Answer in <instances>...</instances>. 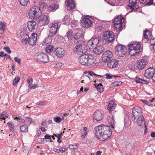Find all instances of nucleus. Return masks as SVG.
<instances>
[{
	"instance_id": "obj_1",
	"label": "nucleus",
	"mask_w": 155,
	"mask_h": 155,
	"mask_svg": "<svg viewBox=\"0 0 155 155\" xmlns=\"http://www.w3.org/2000/svg\"><path fill=\"white\" fill-rule=\"evenodd\" d=\"M94 132L97 139L101 141L107 140L110 137L112 134V131L110 127L103 125L96 127Z\"/></svg>"
},
{
	"instance_id": "obj_2",
	"label": "nucleus",
	"mask_w": 155,
	"mask_h": 155,
	"mask_svg": "<svg viewBox=\"0 0 155 155\" xmlns=\"http://www.w3.org/2000/svg\"><path fill=\"white\" fill-rule=\"evenodd\" d=\"M78 61L82 65L89 66L94 63V57L93 55L90 54H85L79 57Z\"/></svg>"
},
{
	"instance_id": "obj_3",
	"label": "nucleus",
	"mask_w": 155,
	"mask_h": 155,
	"mask_svg": "<svg viewBox=\"0 0 155 155\" xmlns=\"http://www.w3.org/2000/svg\"><path fill=\"white\" fill-rule=\"evenodd\" d=\"M140 42H132L129 45V53L130 56H136L139 53L140 49Z\"/></svg>"
},
{
	"instance_id": "obj_4",
	"label": "nucleus",
	"mask_w": 155,
	"mask_h": 155,
	"mask_svg": "<svg viewBox=\"0 0 155 155\" xmlns=\"http://www.w3.org/2000/svg\"><path fill=\"white\" fill-rule=\"evenodd\" d=\"M41 11L40 8L39 7L35 6L30 9L28 15L30 18L36 19L41 16Z\"/></svg>"
},
{
	"instance_id": "obj_5",
	"label": "nucleus",
	"mask_w": 155,
	"mask_h": 155,
	"mask_svg": "<svg viewBox=\"0 0 155 155\" xmlns=\"http://www.w3.org/2000/svg\"><path fill=\"white\" fill-rule=\"evenodd\" d=\"M124 21L123 17L118 15L114 20L113 27L117 31H120L122 28V24Z\"/></svg>"
},
{
	"instance_id": "obj_6",
	"label": "nucleus",
	"mask_w": 155,
	"mask_h": 155,
	"mask_svg": "<svg viewBox=\"0 0 155 155\" xmlns=\"http://www.w3.org/2000/svg\"><path fill=\"white\" fill-rule=\"evenodd\" d=\"M115 52L118 56L123 57L127 54V50L125 45L118 44L116 46Z\"/></svg>"
},
{
	"instance_id": "obj_7",
	"label": "nucleus",
	"mask_w": 155,
	"mask_h": 155,
	"mask_svg": "<svg viewBox=\"0 0 155 155\" xmlns=\"http://www.w3.org/2000/svg\"><path fill=\"white\" fill-rule=\"evenodd\" d=\"M100 37L98 36H94L88 42L87 45L90 49H92L98 45Z\"/></svg>"
},
{
	"instance_id": "obj_8",
	"label": "nucleus",
	"mask_w": 155,
	"mask_h": 155,
	"mask_svg": "<svg viewBox=\"0 0 155 155\" xmlns=\"http://www.w3.org/2000/svg\"><path fill=\"white\" fill-rule=\"evenodd\" d=\"M74 33L75 34L74 38V42L77 44L78 42L82 41L84 36L83 33L81 29H77L74 30Z\"/></svg>"
},
{
	"instance_id": "obj_9",
	"label": "nucleus",
	"mask_w": 155,
	"mask_h": 155,
	"mask_svg": "<svg viewBox=\"0 0 155 155\" xmlns=\"http://www.w3.org/2000/svg\"><path fill=\"white\" fill-rule=\"evenodd\" d=\"M35 59L43 63L48 62L49 61L48 56L43 52H38L35 57Z\"/></svg>"
},
{
	"instance_id": "obj_10",
	"label": "nucleus",
	"mask_w": 155,
	"mask_h": 155,
	"mask_svg": "<svg viewBox=\"0 0 155 155\" xmlns=\"http://www.w3.org/2000/svg\"><path fill=\"white\" fill-rule=\"evenodd\" d=\"M48 30L49 34L51 35H55L60 28L58 24L56 23H51L48 25Z\"/></svg>"
},
{
	"instance_id": "obj_11",
	"label": "nucleus",
	"mask_w": 155,
	"mask_h": 155,
	"mask_svg": "<svg viewBox=\"0 0 155 155\" xmlns=\"http://www.w3.org/2000/svg\"><path fill=\"white\" fill-rule=\"evenodd\" d=\"M104 112L101 110H98L95 111L94 113L93 121L95 120L99 121L103 119L104 117Z\"/></svg>"
},
{
	"instance_id": "obj_12",
	"label": "nucleus",
	"mask_w": 155,
	"mask_h": 155,
	"mask_svg": "<svg viewBox=\"0 0 155 155\" xmlns=\"http://www.w3.org/2000/svg\"><path fill=\"white\" fill-rule=\"evenodd\" d=\"M104 38L106 42L108 43L111 42L114 39V34L111 31H106L104 34Z\"/></svg>"
},
{
	"instance_id": "obj_13",
	"label": "nucleus",
	"mask_w": 155,
	"mask_h": 155,
	"mask_svg": "<svg viewBox=\"0 0 155 155\" xmlns=\"http://www.w3.org/2000/svg\"><path fill=\"white\" fill-rule=\"evenodd\" d=\"M135 117L132 116V120L139 126H141L144 124V118L143 115L138 116L137 117Z\"/></svg>"
},
{
	"instance_id": "obj_14",
	"label": "nucleus",
	"mask_w": 155,
	"mask_h": 155,
	"mask_svg": "<svg viewBox=\"0 0 155 155\" xmlns=\"http://www.w3.org/2000/svg\"><path fill=\"white\" fill-rule=\"evenodd\" d=\"M113 54L109 50L106 51L102 55V60L104 62H107L112 58Z\"/></svg>"
},
{
	"instance_id": "obj_15",
	"label": "nucleus",
	"mask_w": 155,
	"mask_h": 155,
	"mask_svg": "<svg viewBox=\"0 0 155 155\" xmlns=\"http://www.w3.org/2000/svg\"><path fill=\"white\" fill-rule=\"evenodd\" d=\"M48 16L47 15H44L41 16L38 22V24L40 26H44L47 25L49 22Z\"/></svg>"
},
{
	"instance_id": "obj_16",
	"label": "nucleus",
	"mask_w": 155,
	"mask_h": 155,
	"mask_svg": "<svg viewBox=\"0 0 155 155\" xmlns=\"http://www.w3.org/2000/svg\"><path fill=\"white\" fill-rule=\"evenodd\" d=\"M92 24L91 21L88 18H84L81 21V25L82 27L87 28L91 26Z\"/></svg>"
},
{
	"instance_id": "obj_17",
	"label": "nucleus",
	"mask_w": 155,
	"mask_h": 155,
	"mask_svg": "<svg viewBox=\"0 0 155 155\" xmlns=\"http://www.w3.org/2000/svg\"><path fill=\"white\" fill-rule=\"evenodd\" d=\"M75 49L77 51L83 54L86 53L87 50V46L83 43L76 45L75 46Z\"/></svg>"
},
{
	"instance_id": "obj_18",
	"label": "nucleus",
	"mask_w": 155,
	"mask_h": 155,
	"mask_svg": "<svg viewBox=\"0 0 155 155\" xmlns=\"http://www.w3.org/2000/svg\"><path fill=\"white\" fill-rule=\"evenodd\" d=\"M155 73V69L153 68H150L146 70L144 76L147 78L152 79Z\"/></svg>"
},
{
	"instance_id": "obj_19",
	"label": "nucleus",
	"mask_w": 155,
	"mask_h": 155,
	"mask_svg": "<svg viewBox=\"0 0 155 155\" xmlns=\"http://www.w3.org/2000/svg\"><path fill=\"white\" fill-rule=\"evenodd\" d=\"M65 51L62 48H58L55 49L54 53L58 58L63 57L65 54Z\"/></svg>"
},
{
	"instance_id": "obj_20",
	"label": "nucleus",
	"mask_w": 155,
	"mask_h": 155,
	"mask_svg": "<svg viewBox=\"0 0 155 155\" xmlns=\"http://www.w3.org/2000/svg\"><path fill=\"white\" fill-rule=\"evenodd\" d=\"M147 64V61L146 59H142L137 62V67L139 70H142L145 67Z\"/></svg>"
},
{
	"instance_id": "obj_21",
	"label": "nucleus",
	"mask_w": 155,
	"mask_h": 155,
	"mask_svg": "<svg viewBox=\"0 0 155 155\" xmlns=\"http://www.w3.org/2000/svg\"><path fill=\"white\" fill-rule=\"evenodd\" d=\"M142 112V108L141 107L136 106L133 108L132 110V116L135 117L138 116L142 115L141 114Z\"/></svg>"
},
{
	"instance_id": "obj_22",
	"label": "nucleus",
	"mask_w": 155,
	"mask_h": 155,
	"mask_svg": "<svg viewBox=\"0 0 155 155\" xmlns=\"http://www.w3.org/2000/svg\"><path fill=\"white\" fill-rule=\"evenodd\" d=\"M37 39V35L35 33L32 34L31 37H29L28 43L31 46L35 45Z\"/></svg>"
},
{
	"instance_id": "obj_23",
	"label": "nucleus",
	"mask_w": 155,
	"mask_h": 155,
	"mask_svg": "<svg viewBox=\"0 0 155 155\" xmlns=\"http://www.w3.org/2000/svg\"><path fill=\"white\" fill-rule=\"evenodd\" d=\"M118 61L115 59H113L107 63V65L110 68H114L117 66Z\"/></svg>"
},
{
	"instance_id": "obj_24",
	"label": "nucleus",
	"mask_w": 155,
	"mask_h": 155,
	"mask_svg": "<svg viewBox=\"0 0 155 155\" xmlns=\"http://www.w3.org/2000/svg\"><path fill=\"white\" fill-rule=\"evenodd\" d=\"M129 3L130 5H133V6L127 5L126 6L127 8H130L131 9V11H133L134 10H135V8L136 9H137L138 8V6H136L135 5L137 3V0H129Z\"/></svg>"
},
{
	"instance_id": "obj_25",
	"label": "nucleus",
	"mask_w": 155,
	"mask_h": 155,
	"mask_svg": "<svg viewBox=\"0 0 155 155\" xmlns=\"http://www.w3.org/2000/svg\"><path fill=\"white\" fill-rule=\"evenodd\" d=\"M36 23L34 21H31L28 23V27L30 31H33L36 27Z\"/></svg>"
},
{
	"instance_id": "obj_26",
	"label": "nucleus",
	"mask_w": 155,
	"mask_h": 155,
	"mask_svg": "<svg viewBox=\"0 0 155 155\" xmlns=\"http://www.w3.org/2000/svg\"><path fill=\"white\" fill-rule=\"evenodd\" d=\"M65 3L67 7L69 8V10L74 9L75 7V3L74 0H66Z\"/></svg>"
},
{
	"instance_id": "obj_27",
	"label": "nucleus",
	"mask_w": 155,
	"mask_h": 155,
	"mask_svg": "<svg viewBox=\"0 0 155 155\" xmlns=\"http://www.w3.org/2000/svg\"><path fill=\"white\" fill-rule=\"evenodd\" d=\"M93 49L94 53L97 54H100L104 50V48L102 45L98 46V45Z\"/></svg>"
},
{
	"instance_id": "obj_28",
	"label": "nucleus",
	"mask_w": 155,
	"mask_h": 155,
	"mask_svg": "<svg viewBox=\"0 0 155 155\" xmlns=\"http://www.w3.org/2000/svg\"><path fill=\"white\" fill-rule=\"evenodd\" d=\"M58 8V5L55 2H51L50 3L48 10L49 12H54Z\"/></svg>"
},
{
	"instance_id": "obj_29",
	"label": "nucleus",
	"mask_w": 155,
	"mask_h": 155,
	"mask_svg": "<svg viewBox=\"0 0 155 155\" xmlns=\"http://www.w3.org/2000/svg\"><path fill=\"white\" fill-rule=\"evenodd\" d=\"M143 38L146 40V41L149 40V38H151L152 37L150 31L145 30L143 33Z\"/></svg>"
},
{
	"instance_id": "obj_30",
	"label": "nucleus",
	"mask_w": 155,
	"mask_h": 155,
	"mask_svg": "<svg viewBox=\"0 0 155 155\" xmlns=\"http://www.w3.org/2000/svg\"><path fill=\"white\" fill-rule=\"evenodd\" d=\"M116 104L113 101H110L107 107V109L109 112L112 111L115 108Z\"/></svg>"
},
{
	"instance_id": "obj_31",
	"label": "nucleus",
	"mask_w": 155,
	"mask_h": 155,
	"mask_svg": "<svg viewBox=\"0 0 155 155\" xmlns=\"http://www.w3.org/2000/svg\"><path fill=\"white\" fill-rule=\"evenodd\" d=\"M140 2L142 3H146L145 6H149L152 5L153 0H139Z\"/></svg>"
},
{
	"instance_id": "obj_32",
	"label": "nucleus",
	"mask_w": 155,
	"mask_h": 155,
	"mask_svg": "<svg viewBox=\"0 0 155 155\" xmlns=\"http://www.w3.org/2000/svg\"><path fill=\"white\" fill-rule=\"evenodd\" d=\"M29 37V36L26 34H25L22 36L21 41L23 44H26L28 43V41Z\"/></svg>"
},
{
	"instance_id": "obj_33",
	"label": "nucleus",
	"mask_w": 155,
	"mask_h": 155,
	"mask_svg": "<svg viewBox=\"0 0 155 155\" xmlns=\"http://www.w3.org/2000/svg\"><path fill=\"white\" fill-rule=\"evenodd\" d=\"M70 18L69 17V16L67 15H66L64 18L63 19L62 21L64 22L63 24L68 25L70 24Z\"/></svg>"
},
{
	"instance_id": "obj_34",
	"label": "nucleus",
	"mask_w": 155,
	"mask_h": 155,
	"mask_svg": "<svg viewBox=\"0 0 155 155\" xmlns=\"http://www.w3.org/2000/svg\"><path fill=\"white\" fill-rule=\"evenodd\" d=\"M53 35H51L49 34V36L46 37L45 39L44 40L43 43V45H46L47 44H48L51 42L52 40V36Z\"/></svg>"
},
{
	"instance_id": "obj_35",
	"label": "nucleus",
	"mask_w": 155,
	"mask_h": 155,
	"mask_svg": "<svg viewBox=\"0 0 155 155\" xmlns=\"http://www.w3.org/2000/svg\"><path fill=\"white\" fill-rule=\"evenodd\" d=\"M6 25L5 23L0 21V34H3L5 31Z\"/></svg>"
},
{
	"instance_id": "obj_36",
	"label": "nucleus",
	"mask_w": 155,
	"mask_h": 155,
	"mask_svg": "<svg viewBox=\"0 0 155 155\" xmlns=\"http://www.w3.org/2000/svg\"><path fill=\"white\" fill-rule=\"evenodd\" d=\"M66 36L69 40L71 41L74 38V34L70 30L67 32Z\"/></svg>"
},
{
	"instance_id": "obj_37",
	"label": "nucleus",
	"mask_w": 155,
	"mask_h": 155,
	"mask_svg": "<svg viewBox=\"0 0 155 155\" xmlns=\"http://www.w3.org/2000/svg\"><path fill=\"white\" fill-rule=\"evenodd\" d=\"M54 47L53 45H47L45 48V51L48 53H50L53 51Z\"/></svg>"
},
{
	"instance_id": "obj_38",
	"label": "nucleus",
	"mask_w": 155,
	"mask_h": 155,
	"mask_svg": "<svg viewBox=\"0 0 155 155\" xmlns=\"http://www.w3.org/2000/svg\"><path fill=\"white\" fill-rule=\"evenodd\" d=\"M135 78L137 79V80H135L136 82L137 83H140V84H147V82L145 80L141 79L140 78H138L136 76Z\"/></svg>"
},
{
	"instance_id": "obj_39",
	"label": "nucleus",
	"mask_w": 155,
	"mask_h": 155,
	"mask_svg": "<svg viewBox=\"0 0 155 155\" xmlns=\"http://www.w3.org/2000/svg\"><path fill=\"white\" fill-rule=\"evenodd\" d=\"M28 128L27 125H24L20 127V131L22 132H26L28 131Z\"/></svg>"
},
{
	"instance_id": "obj_40",
	"label": "nucleus",
	"mask_w": 155,
	"mask_h": 155,
	"mask_svg": "<svg viewBox=\"0 0 155 155\" xmlns=\"http://www.w3.org/2000/svg\"><path fill=\"white\" fill-rule=\"evenodd\" d=\"M87 127H84L83 128L82 130L81 131V133L82 134L81 137L83 138H84L87 133Z\"/></svg>"
},
{
	"instance_id": "obj_41",
	"label": "nucleus",
	"mask_w": 155,
	"mask_h": 155,
	"mask_svg": "<svg viewBox=\"0 0 155 155\" xmlns=\"http://www.w3.org/2000/svg\"><path fill=\"white\" fill-rule=\"evenodd\" d=\"M7 125L10 130V131H14V124L11 121L8 122L7 123Z\"/></svg>"
},
{
	"instance_id": "obj_42",
	"label": "nucleus",
	"mask_w": 155,
	"mask_h": 155,
	"mask_svg": "<svg viewBox=\"0 0 155 155\" xmlns=\"http://www.w3.org/2000/svg\"><path fill=\"white\" fill-rule=\"evenodd\" d=\"M20 4L22 6L26 5L29 2V0H18Z\"/></svg>"
},
{
	"instance_id": "obj_43",
	"label": "nucleus",
	"mask_w": 155,
	"mask_h": 155,
	"mask_svg": "<svg viewBox=\"0 0 155 155\" xmlns=\"http://www.w3.org/2000/svg\"><path fill=\"white\" fill-rule=\"evenodd\" d=\"M97 90L100 92H102L104 90L102 85L101 84H99L97 86H96Z\"/></svg>"
},
{
	"instance_id": "obj_44",
	"label": "nucleus",
	"mask_w": 155,
	"mask_h": 155,
	"mask_svg": "<svg viewBox=\"0 0 155 155\" xmlns=\"http://www.w3.org/2000/svg\"><path fill=\"white\" fill-rule=\"evenodd\" d=\"M20 79V78L19 77H15L13 80V85L14 86L18 84Z\"/></svg>"
},
{
	"instance_id": "obj_45",
	"label": "nucleus",
	"mask_w": 155,
	"mask_h": 155,
	"mask_svg": "<svg viewBox=\"0 0 155 155\" xmlns=\"http://www.w3.org/2000/svg\"><path fill=\"white\" fill-rule=\"evenodd\" d=\"M112 121H109L110 124L111 125L112 129H114L115 125V121L114 120V118L113 117H111Z\"/></svg>"
},
{
	"instance_id": "obj_46",
	"label": "nucleus",
	"mask_w": 155,
	"mask_h": 155,
	"mask_svg": "<svg viewBox=\"0 0 155 155\" xmlns=\"http://www.w3.org/2000/svg\"><path fill=\"white\" fill-rule=\"evenodd\" d=\"M141 101L144 104H145L146 105H148L149 106H152L153 105V104L150 103L148 101L141 99Z\"/></svg>"
},
{
	"instance_id": "obj_47",
	"label": "nucleus",
	"mask_w": 155,
	"mask_h": 155,
	"mask_svg": "<svg viewBox=\"0 0 155 155\" xmlns=\"http://www.w3.org/2000/svg\"><path fill=\"white\" fill-rule=\"evenodd\" d=\"M53 120L54 121L57 123H59L61 121V118L59 117H54Z\"/></svg>"
},
{
	"instance_id": "obj_48",
	"label": "nucleus",
	"mask_w": 155,
	"mask_h": 155,
	"mask_svg": "<svg viewBox=\"0 0 155 155\" xmlns=\"http://www.w3.org/2000/svg\"><path fill=\"white\" fill-rule=\"evenodd\" d=\"M15 119L19 121V122L21 123H24L25 122V120L21 118V116H18V117L15 118Z\"/></svg>"
},
{
	"instance_id": "obj_49",
	"label": "nucleus",
	"mask_w": 155,
	"mask_h": 155,
	"mask_svg": "<svg viewBox=\"0 0 155 155\" xmlns=\"http://www.w3.org/2000/svg\"><path fill=\"white\" fill-rule=\"evenodd\" d=\"M77 145L76 143L74 144H71L69 146V148L71 149H74L76 150L78 148Z\"/></svg>"
},
{
	"instance_id": "obj_50",
	"label": "nucleus",
	"mask_w": 155,
	"mask_h": 155,
	"mask_svg": "<svg viewBox=\"0 0 155 155\" xmlns=\"http://www.w3.org/2000/svg\"><path fill=\"white\" fill-rule=\"evenodd\" d=\"M105 75L106 76V78L107 79H108L111 78L113 77H119V76H116L113 75H110L108 74H105Z\"/></svg>"
},
{
	"instance_id": "obj_51",
	"label": "nucleus",
	"mask_w": 155,
	"mask_h": 155,
	"mask_svg": "<svg viewBox=\"0 0 155 155\" xmlns=\"http://www.w3.org/2000/svg\"><path fill=\"white\" fill-rule=\"evenodd\" d=\"M38 85L35 84H30L28 86L29 88L30 89H34L38 87Z\"/></svg>"
},
{
	"instance_id": "obj_52",
	"label": "nucleus",
	"mask_w": 155,
	"mask_h": 155,
	"mask_svg": "<svg viewBox=\"0 0 155 155\" xmlns=\"http://www.w3.org/2000/svg\"><path fill=\"white\" fill-rule=\"evenodd\" d=\"M122 82L121 81L116 82L112 83L113 85L115 86H119L121 85Z\"/></svg>"
},
{
	"instance_id": "obj_53",
	"label": "nucleus",
	"mask_w": 155,
	"mask_h": 155,
	"mask_svg": "<svg viewBox=\"0 0 155 155\" xmlns=\"http://www.w3.org/2000/svg\"><path fill=\"white\" fill-rule=\"evenodd\" d=\"M88 74L91 76H98V77H100L101 76L97 75V74H96L94 72L92 71H89L88 72Z\"/></svg>"
},
{
	"instance_id": "obj_54",
	"label": "nucleus",
	"mask_w": 155,
	"mask_h": 155,
	"mask_svg": "<svg viewBox=\"0 0 155 155\" xmlns=\"http://www.w3.org/2000/svg\"><path fill=\"white\" fill-rule=\"evenodd\" d=\"M124 126L127 127H128L130 125V121H124Z\"/></svg>"
},
{
	"instance_id": "obj_55",
	"label": "nucleus",
	"mask_w": 155,
	"mask_h": 155,
	"mask_svg": "<svg viewBox=\"0 0 155 155\" xmlns=\"http://www.w3.org/2000/svg\"><path fill=\"white\" fill-rule=\"evenodd\" d=\"M4 49L8 53L10 54L12 52L11 51L10 49V48L8 47H5L4 48Z\"/></svg>"
},
{
	"instance_id": "obj_56",
	"label": "nucleus",
	"mask_w": 155,
	"mask_h": 155,
	"mask_svg": "<svg viewBox=\"0 0 155 155\" xmlns=\"http://www.w3.org/2000/svg\"><path fill=\"white\" fill-rule=\"evenodd\" d=\"M72 26L73 25L74 26H77L78 25V21H73L71 22Z\"/></svg>"
},
{
	"instance_id": "obj_57",
	"label": "nucleus",
	"mask_w": 155,
	"mask_h": 155,
	"mask_svg": "<svg viewBox=\"0 0 155 155\" xmlns=\"http://www.w3.org/2000/svg\"><path fill=\"white\" fill-rule=\"evenodd\" d=\"M45 138L46 139H49L50 140L51 142H52V140L50 135L46 134L45 136Z\"/></svg>"
},
{
	"instance_id": "obj_58",
	"label": "nucleus",
	"mask_w": 155,
	"mask_h": 155,
	"mask_svg": "<svg viewBox=\"0 0 155 155\" xmlns=\"http://www.w3.org/2000/svg\"><path fill=\"white\" fill-rule=\"evenodd\" d=\"M150 46H152L155 45V38H153L150 40Z\"/></svg>"
},
{
	"instance_id": "obj_59",
	"label": "nucleus",
	"mask_w": 155,
	"mask_h": 155,
	"mask_svg": "<svg viewBox=\"0 0 155 155\" xmlns=\"http://www.w3.org/2000/svg\"><path fill=\"white\" fill-rule=\"evenodd\" d=\"M25 120L29 122L30 124L34 123V122L32 121V119L30 117H26L25 118Z\"/></svg>"
},
{
	"instance_id": "obj_60",
	"label": "nucleus",
	"mask_w": 155,
	"mask_h": 155,
	"mask_svg": "<svg viewBox=\"0 0 155 155\" xmlns=\"http://www.w3.org/2000/svg\"><path fill=\"white\" fill-rule=\"evenodd\" d=\"M27 82L30 84H31L33 81V79L31 78H28L27 80Z\"/></svg>"
},
{
	"instance_id": "obj_61",
	"label": "nucleus",
	"mask_w": 155,
	"mask_h": 155,
	"mask_svg": "<svg viewBox=\"0 0 155 155\" xmlns=\"http://www.w3.org/2000/svg\"><path fill=\"white\" fill-rule=\"evenodd\" d=\"M14 60L15 61H16L17 63H18L19 64H20L21 60L20 59H19L17 57H15L14 58Z\"/></svg>"
},
{
	"instance_id": "obj_62",
	"label": "nucleus",
	"mask_w": 155,
	"mask_h": 155,
	"mask_svg": "<svg viewBox=\"0 0 155 155\" xmlns=\"http://www.w3.org/2000/svg\"><path fill=\"white\" fill-rule=\"evenodd\" d=\"M62 133H61L59 134H56L54 136L58 138H60L62 137Z\"/></svg>"
},
{
	"instance_id": "obj_63",
	"label": "nucleus",
	"mask_w": 155,
	"mask_h": 155,
	"mask_svg": "<svg viewBox=\"0 0 155 155\" xmlns=\"http://www.w3.org/2000/svg\"><path fill=\"white\" fill-rule=\"evenodd\" d=\"M59 153L60 152L63 153L64 152L66 151L65 148L64 147L60 148L59 149Z\"/></svg>"
},
{
	"instance_id": "obj_64",
	"label": "nucleus",
	"mask_w": 155,
	"mask_h": 155,
	"mask_svg": "<svg viewBox=\"0 0 155 155\" xmlns=\"http://www.w3.org/2000/svg\"><path fill=\"white\" fill-rule=\"evenodd\" d=\"M63 65V64L61 63H59L56 64V66L58 68H60Z\"/></svg>"
}]
</instances>
